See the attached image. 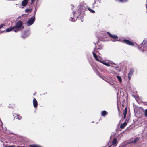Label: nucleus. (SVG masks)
<instances>
[{"label": "nucleus", "instance_id": "1", "mask_svg": "<svg viewBox=\"0 0 147 147\" xmlns=\"http://www.w3.org/2000/svg\"><path fill=\"white\" fill-rule=\"evenodd\" d=\"M23 23L20 20L18 21L16 24L14 26L15 28L14 32H17L20 30L22 28V29L24 28V26H23Z\"/></svg>", "mask_w": 147, "mask_h": 147}, {"label": "nucleus", "instance_id": "2", "mask_svg": "<svg viewBox=\"0 0 147 147\" xmlns=\"http://www.w3.org/2000/svg\"><path fill=\"white\" fill-rule=\"evenodd\" d=\"M35 20V16L30 18L27 22L26 24L27 26H29L32 25Z\"/></svg>", "mask_w": 147, "mask_h": 147}, {"label": "nucleus", "instance_id": "3", "mask_svg": "<svg viewBox=\"0 0 147 147\" xmlns=\"http://www.w3.org/2000/svg\"><path fill=\"white\" fill-rule=\"evenodd\" d=\"M107 33L109 36L112 38L114 40H117L118 38L117 36L115 35H112L109 32H107Z\"/></svg>", "mask_w": 147, "mask_h": 147}, {"label": "nucleus", "instance_id": "4", "mask_svg": "<svg viewBox=\"0 0 147 147\" xmlns=\"http://www.w3.org/2000/svg\"><path fill=\"white\" fill-rule=\"evenodd\" d=\"M123 41L126 44L131 46L134 45V44L132 42L129 41L128 40L124 39L123 40Z\"/></svg>", "mask_w": 147, "mask_h": 147}, {"label": "nucleus", "instance_id": "5", "mask_svg": "<svg viewBox=\"0 0 147 147\" xmlns=\"http://www.w3.org/2000/svg\"><path fill=\"white\" fill-rule=\"evenodd\" d=\"M98 52V51H96V48H95L94 49V51L92 52V54L93 55L95 59L97 60V61H99V59H98V58L97 55L95 54V52L97 53Z\"/></svg>", "mask_w": 147, "mask_h": 147}, {"label": "nucleus", "instance_id": "6", "mask_svg": "<svg viewBox=\"0 0 147 147\" xmlns=\"http://www.w3.org/2000/svg\"><path fill=\"white\" fill-rule=\"evenodd\" d=\"M134 71V69L132 68L131 69L130 71L128 74V78L129 80L131 79V77L132 76Z\"/></svg>", "mask_w": 147, "mask_h": 147}, {"label": "nucleus", "instance_id": "7", "mask_svg": "<svg viewBox=\"0 0 147 147\" xmlns=\"http://www.w3.org/2000/svg\"><path fill=\"white\" fill-rule=\"evenodd\" d=\"M100 3V0H94V3L93 4V5L95 6H98Z\"/></svg>", "mask_w": 147, "mask_h": 147}, {"label": "nucleus", "instance_id": "8", "mask_svg": "<svg viewBox=\"0 0 147 147\" xmlns=\"http://www.w3.org/2000/svg\"><path fill=\"white\" fill-rule=\"evenodd\" d=\"M33 102L34 107V108H36L38 105V104L37 101L35 98H34Z\"/></svg>", "mask_w": 147, "mask_h": 147}, {"label": "nucleus", "instance_id": "9", "mask_svg": "<svg viewBox=\"0 0 147 147\" xmlns=\"http://www.w3.org/2000/svg\"><path fill=\"white\" fill-rule=\"evenodd\" d=\"M15 29L14 26H11L6 30V31L5 32H10L12 30L14 31Z\"/></svg>", "mask_w": 147, "mask_h": 147}, {"label": "nucleus", "instance_id": "10", "mask_svg": "<svg viewBox=\"0 0 147 147\" xmlns=\"http://www.w3.org/2000/svg\"><path fill=\"white\" fill-rule=\"evenodd\" d=\"M28 0H23L22 3V5L24 7L26 6L27 4Z\"/></svg>", "mask_w": 147, "mask_h": 147}, {"label": "nucleus", "instance_id": "11", "mask_svg": "<svg viewBox=\"0 0 147 147\" xmlns=\"http://www.w3.org/2000/svg\"><path fill=\"white\" fill-rule=\"evenodd\" d=\"M86 6H81L80 8V11H81V12H84L86 9Z\"/></svg>", "mask_w": 147, "mask_h": 147}, {"label": "nucleus", "instance_id": "12", "mask_svg": "<svg viewBox=\"0 0 147 147\" xmlns=\"http://www.w3.org/2000/svg\"><path fill=\"white\" fill-rule=\"evenodd\" d=\"M127 108L126 107L125 108V109L124 110L123 112V114L124 115L123 116V119H125L126 117V115L127 113Z\"/></svg>", "mask_w": 147, "mask_h": 147}, {"label": "nucleus", "instance_id": "13", "mask_svg": "<svg viewBox=\"0 0 147 147\" xmlns=\"http://www.w3.org/2000/svg\"><path fill=\"white\" fill-rule=\"evenodd\" d=\"M112 144L114 145H115L117 144V139L116 138H115L112 141Z\"/></svg>", "mask_w": 147, "mask_h": 147}, {"label": "nucleus", "instance_id": "14", "mask_svg": "<svg viewBox=\"0 0 147 147\" xmlns=\"http://www.w3.org/2000/svg\"><path fill=\"white\" fill-rule=\"evenodd\" d=\"M28 36V35L27 34V33L25 32L23 33L22 35V37L23 38H25L27 37Z\"/></svg>", "mask_w": 147, "mask_h": 147}, {"label": "nucleus", "instance_id": "15", "mask_svg": "<svg viewBox=\"0 0 147 147\" xmlns=\"http://www.w3.org/2000/svg\"><path fill=\"white\" fill-rule=\"evenodd\" d=\"M108 113L106 111H102L101 113V115L102 116H105V115H107Z\"/></svg>", "mask_w": 147, "mask_h": 147}, {"label": "nucleus", "instance_id": "16", "mask_svg": "<svg viewBox=\"0 0 147 147\" xmlns=\"http://www.w3.org/2000/svg\"><path fill=\"white\" fill-rule=\"evenodd\" d=\"M127 123L126 122H125L122 124L120 126V128L121 129H123L127 125Z\"/></svg>", "mask_w": 147, "mask_h": 147}, {"label": "nucleus", "instance_id": "17", "mask_svg": "<svg viewBox=\"0 0 147 147\" xmlns=\"http://www.w3.org/2000/svg\"><path fill=\"white\" fill-rule=\"evenodd\" d=\"M99 41H98V42H97V44L98 45L97 48L98 49H100L102 48L103 47V46L102 45L99 44Z\"/></svg>", "mask_w": 147, "mask_h": 147}, {"label": "nucleus", "instance_id": "18", "mask_svg": "<svg viewBox=\"0 0 147 147\" xmlns=\"http://www.w3.org/2000/svg\"><path fill=\"white\" fill-rule=\"evenodd\" d=\"M116 1H118L121 3H125L127 2L128 0H115Z\"/></svg>", "mask_w": 147, "mask_h": 147}, {"label": "nucleus", "instance_id": "19", "mask_svg": "<svg viewBox=\"0 0 147 147\" xmlns=\"http://www.w3.org/2000/svg\"><path fill=\"white\" fill-rule=\"evenodd\" d=\"M29 146L30 147H41V146L39 145L35 144L30 145Z\"/></svg>", "mask_w": 147, "mask_h": 147}, {"label": "nucleus", "instance_id": "20", "mask_svg": "<svg viewBox=\"0 0 147 147\" xmlns=\"http://www.w3.org/2000/svg\"><path fill=\"white\" fill-rule=\"evenodd\" d=\"M117 78L118 80L121 82H122V79L121 77L119 76H117Z\"/></svg>", "mask_w": 147, "mask_h": 147}, {"label": "nucleus", "instance_id": "21", "mask_svg": "<svg viewBox=\"0 0 147 147\" xmlns=\"http://www.w3.org/2000/svg\"><path fill=\"white\" fill-rule=\"evenodd\" d=\"M16 118L18 119L19 120H21L22 118V117L21 116H20V115L19 114H17V118Z\"/></svg>", "mask_w": 147, "mask_h": 147}, {"label": "nucleus", "instance_id": "22", "mask_svg": "<svg viewBox=\"0 0 147 147\" xmlns=\"http://www.w3.org/2000/svg\"><path fill=\"white\" fill-rule=\"evenodd\" d=\"M88 9L92 13H95V11L94 10L91 9L90 8H88Z\"/></svg>", "mask_w": 147, "mask_h": 147}, {"label": "nucleus", "instance_id": "23", "mask_svg": "<svg viewBox=\"0 0 147 147\" xmlns=\"http://www.w3.org/2000/svg\"><path fill=\"white\" fill-rule=\"evenodd\" d=\"M103 64L107 66H110V65L108 63H106V62H105L104 63H103Z\"/></svg>", "mask_w": 147, "mask_h": 147}, {"label": "nucleus", "instance_id": "24", "mask_svg": "<svg viewBox=\"0 0 147 147\" xmlns=\"http://www.w3.org/2000/svg\"><path fill=\"white\" fill-rule=\"evenodd\" d=\"M32 11L31 9H26L25 10V12L26 13H27L29 12H31Z\"/></svg>", "mask_w": 147, "mask_h": 147}, {"label": "nucleus", "instance_id": "25", "mask_svg": "<svg viewBox=\"0 0 147 147\" xmlns=\"http://www.w3.org/2000/svg\"><path fill=\"white\" fill-rule=\"evenodd\" d=\"M139 140V138L138 137H136V138L134 140L132 141V142L135 143L136 142Z\"/></svg>", "mask_w": 147, "mask_h": 147}, {"label": "nucleus", "instance_id": "26", "mask_svg": "<svg viewBox=\"0 0 147 147\" xmlns=\"http://www.w3.org/2000/svg\"><path fill=\"white\" fill-rule=\"evenodd\" d=\"M144 115L145 117H147V109L145 110Z\"/></svg>", "mask_w": 147, "mask_h": 147}, {"label": "nucleus", "instance_id": "27", "mask_svg": "<svg viewBox=\"0 0 147 147\" xmlns=\"http://www.w3.org/2000/svg\"><path fill=\"white\" fill-rule=\"evenodd\" d=\"M98 61L100 62V63H102L103 64V63H104L105 62V61L103 60L101 61V60H99V61Z\"/></svg>", "mask_w": 147, "mask_h": 147}, {"label": "nucleus", "instance_id": "28", "mask_svg": "<svg viewBox=\"0 0 147 147\" xmlns=\"http://www.w3.org/2000/svg\"><path fill=\"white\" fill-rule=\"evenodd\" d=\"M35 0H31V4H34V2Z\"/></svg>", "mask_w": 147, "mask_h": 147}, {"label": "nucleus", "instance_id": "29", "mask_svg": "<svg viewBox=\"0 0 147 147\" xmlns=\"http://www.w3.org/2000/svg\"><path fill=\"white\" fill-rule=\"evenodd\" d=\"M4 26L3 24H1L0 26V29Z\"/></svg>", "mask_w": 147, "mask_h": 147}, {"label": "nucleus", "instance_id": "30", "mask_svg": "<svg viewBox=\"0 0 147 147\" xmlns=\"http://www.w3.org/2000/svg\"><path fill=\"white\" fill-rule=\"evenodd\" d=\"M73 17V18L72 17H71V21L73 22H74V21H75V20H72V19H73H73H74V17Z\"/></svg>", "mask_w": 147, "mask_h": 147}, {"label": "nucleus", "instance_id": "31", "mask_svg": "<svg viewBox=\"0 0 147 147\" xmlns=\"http://www.w3.org/2000/svg\"><path fill=\"white\" fill-rule=\"evenodd\" d=\"M36 8H35V10L34 11V15H35L36 13Z\"/></svg>", "mask_w": 147, "mask_h": 147}, {"label": "nucleus", "instance_id": "32", "mask_svg": "<svg viewBox=\"0 0 147 147\" xmlns=\"http://www.w3.org/2000/svg\"><path fill=\"white\" fill-rule=\"evenodd\" d=\"M17 147H25V146H17Z\"/></svg>", "mask_w": 147, "mask_h": 147}, {"label": "nucleus", "instance_id": "33", "mask_svg": "<svg viewBox=\"0 0 147 147\" xmlns=\"http://www.w3.org/2000/svg\"><path fill=\"white\" fill-rule=\"evenodd\" d=\"M111 145L110 146H109V147H110L111 146Z\"/></svg>", "mask_w": 147, "mask_h": 147}, {"label": "nucleus", "instance_id": "34", "mask_svg": "<svg viewBox=\"0 0 147 147\" xmlns=\"http://www.w3.org/2000/svg\"><path fill=\"white\" fill-rule=\"evenodd\" d=\"M109 143H110V142H108V144H109Z\"/></svg>", "mask_w": 147, "mask_h": 147}]
</instances>
